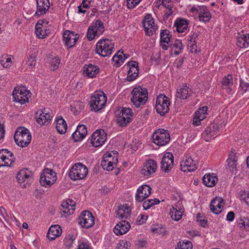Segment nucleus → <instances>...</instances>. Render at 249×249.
<instances>
[{
    "mask_svg": "<svg viewBox=\"0 0 249 249\" xmlns=\"http://www.w3.org/2000/svg\"><path fill=\"white\" fill-rule=\"evenodd\" d=\"M200 121L201 120L198 119V115L196 114V112L193 118V124L196 126H197L200 124Z\"/></svg>",
    "mask_w": 249,
    "mask_h": 249,
    "instance_id": "obj_60",
    "label": "nucleus"
},
{
    "mask_svg": "<svg viewBox=\"0 0 249 249\" xmlns=\"http://www.w3.org/2000/svg\"><path fill=\"white\" fill-rule=\"evenodd\" d=\"M31 138V134L29 130L23 127H19L14 135L15 142L21 147L27 146L30 143Z\"/></svg>",
    "mask_w": 249,
    "mask_h": 249,
    "instance_id": "obj_2",
    "label": "nucleus"
},
{
    "mask_svg": "<svg viewBox=\"0 0 249 249\" xmlns=\"http://www.w3.org/2000/svg\"><path fill=\"white\" fill-rule=\"evenodd\" d=\"M111 159L110 160V162L108 164L109 167H107V171H112L115 167L116 166V163L118 162V159L117 157H113L111 156Z\"/></svg>",
    "mask_w": 249,
    "mask_h": 249,
    "instance_id": "obj_50",
    "label": "nucleus"
},
{
    "mask_svg": "<svg viewBox=\"0 0 249 249\" xmlns=\"http://www.w3.org/2000/svg\"><path fill=\"white\" fill-rule=\"evenodd\" d=\"M228 165L230 170L233 171L236 169V160H235V153L231 151L227 160Z\"/></svg>",
    "mask_w": 249,
    "mask_h": 249,
    "instance_id": "obj_38",
    "label": "nucleus"
},
{
    "mask_svg": "<svg viewBox=\"0 0 249 249\" xmlns=\"http://www.w3.org/2000/svg\"><path fill=\"white\" fill-rule=\"evenodd\" d=\"M110 160H112L111 154L104 155L101 161V165L104 170H107V167H109L108 164L110 162Z\"/></svg>",
    "mask_w": 249,
    "mask_h": 249,
    "instance_id": "obj_45",
    "label": "nucleus"
},
{
    "mask_svg": "<svg viewBox=\"0 0 249 249\" xmlns=\"http://www.w3.org/2000/svg\"><path fill=\"white\" fill-rule=\"evenodd\" d=\"M78 221V223L81 227L87 229L92 227L94 224V217L89 211L82 212Z\"/></svg>",
    "mask_w": 249,
    "mask_h": 249,
    "instance_id": "obj_10",
    "label": "nucleus"
},
{
    "mask_svg": "<svg viewBox=\"0 0 249 249\" xmlns=\"http://www.w3.org/2000/svg\"><path fill=\"white\" fill-rule=\"evenodd\" d=\"M25 91H26V89H24V88H21V89L18 88V89H17L16 88H15V89L13 90V92L16 91V93H20V94H24V95H26Z\"/></svg>",
    "mask_w": 249,
    "mask_h": 249,
    "instance_id": "obj_62",
    "label": "nucleus"
},
{
    "mask_svg": "<svg viewBox=\"0 0 249 249\" xmlns=\"http://www.w3.org/2000/svg\"><path fill=\"white\" fill-rule=\"evenodd\" d=\"M234 218V212L231 211L227 215L226 219L229 221H232Z\"/></svg>",
    "mask_w": 249,
    "mask_h": 249,
    "instance_id": "obj_58",
    "label": "nucleus"
},
{
    "mask_svg": "<svg viewBox=\"0 0 249 249\" xmlns=\"http://www.w3.org/2000/svg\"><path fill=\"white\" fill-rule=\"evenodd\" d=\"M84 72L88 77L93 78L99 72V68L98 66L89 64L88 65H85Z\"/></svg>",
    "mask_w": 249,
    "mask_h": 249,
    "instance_id": "obj_31",
    "label": "nucleus"
},
{
    "mask_svg": "<svg viewBox=\"0 0 249 249\" xmlns=\"http://www.w3.org/2000/svg\"><path fill=\"white\" fill-rule=\"evenodd\" d=\"M31 178V172L27 169L20 170L17 175L18 181L22 188H26Z\"/></svg>",
    "mask_w": 249,
    "mask_h": 249,
    "instance_id": "obj_19",
    "label": "nucleus"
},
{
    "mask_svg": "<svg viewBox=\"0 0 249 249\" xmlns=\"http://www.w3.org/2000/svg\"><path fill=\"white\" fill-rule=\"evenodd\" d=\"M192 93V91L190 88L186 86H183L178 89L176 93V96L178 98L181 100L186 99L189 97Z\"/></svg>",
    "mask_w": 249,
    "mask_h": 249,
    "instance_id": "obj_32",
    "label": "nucleus"
},
{
    "mask_svg": "<svg viewBox=\"0 0 249 249\" xmlns=\"http://www.w3.org/2000/svg\"><path fill=\"white\" fill-rule=\"evenodd\" d=\"M0 63L3 68H8L11 67L12 62L10 57L7 55H2L0 60Z\"/></svg>",
    "mask_w": 249,
    "mask_h": 249,
    "instance_id": "obj_44",
    "label": "nucleus"
},
{
    "mask_svg": "<svg viewBox=\"0 0 249 249\" xmlns=\"http://www.w3.org/2000/svg\"><path fill=\"white\" fill-rule=\"evenodd\" d=\"M203 184L209 187L214 186L217 182L218 178L216 176H213V174L210 173L205 174L202 178Z\"/></svg>",
    "mask_w": 249,
    "mask_h": 249,
    "instance_id": "obj_30",
    "label": "nucleus"
},
{
    "mask_svg": "<svg viewBox=\"0 0 249 249\" xmlns=\"http://www.w3.org/2000/svg\"><path fill=\"white\" fill-rule=\"evenodd\" d=\"M105 31L104 23L100 19H98L90 25L88 30L87 37L90 41L93 40L96 36H99Z\"/></svg>",
    "mask_w": 249,
    "mask_h": 249,
    "instance_id": "obj_7",
    "label": "nucleus"
},
{
    "mask_svg": "<svg viewBox=\"0 0 249 249\" xmlns=\"http://www.w3.org/2000/svg\"><path fill=\"white\" fill-rule=\"evenodd\" d=\"M219 129L218 124H211L208 126L205 129V134L206 135L204 139L206 141H208L209 139L215 135Z\"/></svg>",
    "mask_w": 249,
    "mask_h": 249,
    "instance_id": "obj_29",
    "label": "nucleus"
},
{
    "mask_svg": "<svg viewBox=\"0 0 249 249\" xmlns=\"http://www.w3.org/2000/svg\"><path fill=\"white\" fill-rule=\"evenodd\" d=\"M192 11H196L198 15V18L200 21L202 22H208L211 18V14L207 7L205 6H198L196 8L193 7Z\"/></svg>",
    "mask_w": 249,
    "mask_h": 249,
    "instance_id": "obj_17",
    "label": "nucleus"
},
{
    "mask_svg": "<svg viewBox=\"0 0 249 249\" xmlns=\"http://www.w3.org/2000/svg\"><path fill=\"white\" fill-rule=\"evenodd\" d=\"M13 95L14 98V101L16 102L19 103L21 105L25 104L28 102V98L27 95L20 94V93H16V91L13 92Z\"/></svg>",
    "mask_w": 249,
    "mask_h": 249,
    "instance_id": "obj_39",
    "label": "nucleus"
},
{
    "mask_svg": "<svg viewBox=\"0 0 249 249\" xmlns=\"http://www.w3.org/2000/svg\"><path fill=\"white\" fill-rule=\"evenodd\" d=\"M114 48V44L111 40L104 38L100 40L96 44V52L102 57L110 55Z\"/></svg>",
    "mask_w": 249,
    "mask_h": 249,
    "instance_id": "obj_4",
    "label": "nucleus"
},
{
    "mask_svg": "<svg viewBox=\"0 0 249 249\" xmlns=\"http://www.w3.org/2000/svg\"><path fill=\"white\" fill-rule=\"evenodd\" d=\"M174 164V156L170 152H167L164 155L161 161V170L168 172L173 167Z\"/></svg>",
    "mask_w": 249,
    "mask_h": 249,
    "instance_id": "obj_15",
    "label": "nucleus"
},
{
    "mask_svg": "<svg viewBox=\"0 0 249 249\" xmlns=\"http://www.w3.org/2000/svg\"><path fill=\"white\" fill-rule=\"evenodd\" d=\"M62 233V229L58 225H53L50 228L47 237L51 241L54 240Z\"/></svg>",
    "mask_w": 249,
    "mask_h": 249,
    "instance_id": "obj_27",
    "label": "nucleus"
},
{
    "mask_svg": "<svg viewBox=\"0 0 249 249\" xmlns=\"http://www.w3.org/2000/svg\"><path fill=\"white\" fill-rule=\"evenodd\" d=\"M151 188L147 185H142L137 190L136 195V200L139 202H142L151 194Z\"/></svg>",
    "mask_w": 249,
    "mask_h": 249,
    "instance_id": "obj_20",
    "label": "nucleus"
},
{
    "mask_svg": "<svg viewBox=\"0 0 249 249\" xmlns=\"http://www.w3.org/2000/svg\"><path fill=\"white\" fill-rule=\"evenodd\" d=\"M36 63V57L34 55H31L28 59L27 65L31 68L34 67Z\"/></svg>",
    "mask_w": 249,
    "mask_h": 249,
    "instance_id": "obj_55",
    "label": "nucleus"
},
{
    "mask_svg": "<svg viewBox=\"0 0 249 249\" xmlns=\"http://www.w3.org/2000/svg\"><path fill=\"white\" fill-rule=\"evenodd\" d=\"M142 24L146 35L152 36L158 29L157 25L155 23L154 19L150 14H146L142 20Z\"/></svg>",
    "mask_w": 249,
    "mask_h": 249,
    "instance_id": "obj_11",
    "label": "nucleus"
},
{
    "mask_svg": "<svg viewBox=\"0 0 249 249\" xmlns=\"http://www.w3.org/2000/svg\"><path fill=\"white\" fill-rule=\"evenodd\" d=\"M132 110L129 108H123L119 115L126 119L127 122H130L132 117Z\"/></svg>",
    "mask_w": 249,
    "mask_h": 249,
    "instance_id": "obj_40",
    "label": "nucleus"
},
{
    "mask_svg": "<svg viewBox=\"0 0 249 249\" xmlns=\"http://www.w3.org/2000/svg\"><path fill=\"white\" fill-rule=\"evenodd\" d=\"M142 0H127V5L129 9H133Z\"/></svg>",
    "mask_w": 249,
    "mask_h": 249,
    "instance_id": "obj_54",
    "label": "nucleus"
},
{
    "mask_svg": "<svg viewBox=\"0 0 249 249\" xmlns=\"http://www.w3.org/2000/svg\"><path fill=\"white\" fill-rule=\"evenodd\" d=\"M129 69L127 72V80L128 81H134L139 74V67L138 63L136 61H131L128 63Z\"/></svg>",
    "mask_w": 249,
    "mask_h": 249,
    "instance_id": "obj_21",
    "label": "nucleus"
},
{
    "mask_svg": "<svg viewBox=\"0 0 249 249\" xmlns=\"http://www.w3.org/2000/svg\"><path fill=\"white\" fill-rule=\"evenodd\" d=\"M188 48L192 53H196V42H193L192 40H189L188 44Z\"/></svg>",
    "mask_w": 249,
    "mask_h": 249,
    "instance_id": "obj_51",
    "label": "nucleus"
},
{
    "mask_svg": "<svg viewBox=\"0 0 249 249\" xmlns=\"http://www.w3.org/2000/svg\"><path fill=\"white\" fill-rule=\"evenodd\" d=\"M42 31L40 29V27H36V36L39 38H44V34H42Z\"/></svg>",
    "mask_w": 249,
    "mask_h": 249,
    "instance_id": "obj_57",
    "label": "nucleus"
},
{
    "mask_svg": "<svg viewBox=\"0 0 249 249\" xmlns=\"http://www.w3.org/2000/svg\"><path fill=\"white\" fill-rule=\"evenodd\" d=\"M87 134V127L84 125H79L76 131L72 134V138L75 142L83 140Z\"/></svg>",
    "mask_w": 249,
    "mask_h": 249,
    "instance_id": "obj_25",
    "label": "nucleus"
},
{
    "mask_svg": "<svg viewBox=\"0 0 249 249\" xmlns=\"http://www.w3.org/2000/svg\"><path fill=\"white\" fill-rule=\"evenodd\" d=\"M122 53L123 52H121L120 51H119L117 54L112 57V60L115 62V65L116 67L120 66V63H123L124 60V59H123Z\"/></svg>",
    "mask_w": 249,
    "mask_h": 249,
    "instance_id": "obj_42",
    "label": "nucleus"
},
{
    "mask_svg": "<svg viewBox=\"0 0 249 249\" xmlns=\"http://www.w3.org/2000/svg\"><path fill=\"white\" fill-rule=\"evenodd\" d=\"M157 169L156 162L153 160H147L142 168V174L145 176H148L154 173Z\"/></svg>",
    "mask_w": 249,
    "mask_h": 249,
    "instance_id": "obj_22",
    "label": "nucleus"
},
{
    "mask_svg": "<svg viewBox=\"0 0 249 249\" xmlns=\"http://www.w3.org/2000/svg\"><path fill=\"white\" fill-rule=\"evenodd\" d=\"M90 0H83L82 3L78 7V13H85L86 10H82V8H89L90 6Z\"/></svg>",
    "mask_w": 249,
    "mask_h": 249,
    "instance_id": "obj_46",
    "label": "nucleus"
},
{
    "mask_svg": "<svg viewBox=\"0 0 249 249\" xmlns=\"http://www.w3.org/2000/svg\"><path fill=\"white\" fill-rule=\"evenodd\" d=\"M170 214L172 219L177 221L179 220L182 216V212H180L179 208H178V210L174 207H173V210H171Z\"/></svg>",
    "mask_w": 249,
    "mask_h": 249,
    "instance_id": "obj_41",
    "label": "nucleus"
},
{
    "mask_svg": "<svg viewBox=\"0 0 249 249\" xmlns=\"http://www.w3.org/2000/svg\"><path fill=\"white\" fill-rule=\"evenodd\" d=\"M130 228L129 223L125 220H122L115 227L113 231L117 235H121L126 233Z\"/></svg>",
    "mask_w": 249,
    "mask_h": 249,
    "instance_id": "obj_24",
    "label": "nucleus"
},
{
    "mask_svg": "<svg viewBox=\"0 0 249 249\" xmlns=\"http://www.w3.org/2000/svg\"><path fill=\"white\" fill-rule=\"evenodd\" d=\"M56 174L53 170L45 168L43 171L40 177V182L42 186H50L56 181Z\"/></svg>",
    "mask_w": 249,
    "mask_h": 249,
    "instance_id": "obj_8",
    "label": "nucleus"
},
{
    "mask_svg": "<svg viewBox=\"0 0 249 249\" xmlns=\"http://www.w3.org/2000/svg\"><path fill=\"white\" fill-rule=\"evenodd\" d=\"M196 168L195 161L189 155H187L180 163V169L184 172L194 171Z\"/></svg>",
    "mask_w": 249,
    "mask_h": 249,
    "instance_id": "obj_16",
    "label": "nucleus"
},
{
    "mask_svg": "<svg viewBox=\"0 0 249 249\" xmlns=\"http://www.w3.org/2000/svg\"><path fill=\"white\" fill-rule=\"evenodd\" d=\"M171 48V52L175 55H178L183 49V45L181 41L179 40L176 39L174 43L171 44L170 46Z\"/></svg>",
    "mask_w": 249,
    "mask_h": 249,
    "instance_id": "obj_36",
    "label": "nucleus"
},
{
    "mask_svg": "<svg viewBox=\"0 0 249 249\" xmlns=\"http://www.w3.org/2000/svg\"><path fill=\"white\" fill-rule=\"evenodd\" d=\"M37 10L36 15L40 16L45 14L50 7L49 0H36Z\"/></svg>",
    "mask_w": 249,
    "mask_h": 249,
    "instance_id": "obj_26",
    "label": "nucleus"
},
{
    "mask_svg": "<svg viewBox=\"0 0 249 249\" xmlns=\"http://www.w3.org/2000/svg\"><path fill=\"white\" fill-rule=\"evenodd\" d=\"M78 249H89V247L87 244L82 243L79 245Z\"/></svg>",
    "mask_w": 249,
    "mask_h": 249,
    "instance_id": "obj_64",
    "label": "nucleus"
},
{
    "mask_svg": "<svg viewBox=\"0 0 249 249\" xmlns=\"http://www.w3.org/2000/svg\"><path fill=\"white\" fill-rule=\"evenodd\" d=\"M166 7L167 8L168 11L165 13L164 16L166 17V18H167L170 16H171L172 14V7L169 5H168Z\"/></svg>",
    "mask_w": 249,
    "mask_h": 249,
    "instance_id": "obj_61",
    "label": "nucleus"
},
{
    "mask_svg": "<svg viewBox=\"0 0 249 249\" xmlns=\"http://www.w3.org/2000/svg\"><path fill=\"white\" fill-rule=\"evenodd\" d=\"M60 59L57 57H55L52 59L51 62V65L53 70L54 71L58 68L59 65L60 64Z\"/></svg>",
    "mask_w": 249,
    "mask_h": 249,
    "instance_id": "obj_49",
    "label": "nucleus"
},
{
    "mask_svg": "<svg viewBox=\"0 0 249 249\" xmlns=\"http://www.w3.org/2000/svg\"><path fill=\"white\" fill-rule=\"evenodd\" d=\"M193 245L191 241L187 240L186 241H179L178 244L176 249H192Z\"/></svg>",
    "mask_w": 249,
    "mask_h": 249,
    "instance_id": "obj_43",
    "label": "nucleus"
},
{
    "mask_svg": "<svg viewBox=\"0 0 249 249\" xmlns=\"http://www.w3.org/2000/svg\"><path fill=\"white\" fill-rule=\"evenodd\" d=\"M147 219V217L146 215H140L138 218V222L139 224L141 225L143 224Z\"/></svg>",
    "mask_w": 249,
    "mask_h": 249,
    "instance_id": "obj_56",
    "label": "nucleus"
},
{
    "mask_svg": "<svg viewBox=\"0 0 249 249\" xmlns=\"http://www.w3.org/2000/svg\"><path fill=\"white\" fill-rule=\"evenodd\" d=\"M71 207V209H69L68 210H63V213H67L69 215L73 213V211L75 209V203L71 199H68L66 200Z\"/></svg>",
    "mask_w": 249,
    "mask_h": 249,
    "instance_id": "obj_47",
    "label": "nucleus"
},
{
    "mask_svg": "<svg viewBox=\"0 0 249 249\" xmlns=\"http://www.w3.org/2000/svg\"><path fill=\"white\" fill-rule=\"evenodd\" d=\"M35 116L36 122L41 125H45L52 119L49 111L45 108L36 111Z\"/></svg>",
    "mask_w": 249,
    "mask_h": 249,
    "instance_id": "obj_18",
    "label": "nucleus"
},
{
    "mask_svg": "<svg viewBox=\"0 0 249 249\" xmlns=\"http://www.w3.org/2000/svg\"><path fill=\"white\" fill-rule=\"evenodd\" d=\"M152 139L156 144L161 146L166 145L169 142L170 137L167 130L159 129L153 134Z\"/></svg>",
    "mask_w": 249,
    "mask_h": 249,
    "instance_id": "obj_9",
    "label": "nucleus"
},
{
    "mask_svg": "<svg viewBox=\"0 0 249 249\" xmlns=\"http://www.w3.org/2000/svg\"><path fill=\"white\" fill-rule=\"evenodd\" d=\"M132 94V97L131 100L137 107H139L141 105L145 104L148 99L147 89L140 86L133 89Z\"/></svg>",
    "mask_w": 249,
    "mask_h": 249,
    "instance_id": "obj_3",
    "label": "nucleus"
},
{
    "mask_svg": "<svg viewBox=\"0 0 249 249\" xmlns=\"http://www.w3.org/2000/svg\"><path fill=\"white\" fill-rule=\"evenodd\" d=\"M176 30L178 33L184 32L188 28V21L185 19H177L175 23Z\"/></svg>",
    "mask_w": 249,
    "mask_h": 249,
    "instance_id": "obj_34",
    "label": "nucleus"
},
{
    "mask_svg": "<svg viewBox=\"0 0 249 249\" xmlns=\"http://www.w3.org/2000/svg\"><path fill=\"white\" fill-rule=\"evenodd\" d=\"M208 110V107L206 106L203 107L201 108H199L197 111H196V114H202L204 113L205 114H207V111Z\"/></svg>",
    "mask_w": 249,
    "mask_h": 249,
    "instance_id": "obj_59",
    "label": "nucleus"
},
{
    "mask_svg": "<svg viewBox=\"0 0 249 249\" xmlns=\"http://www.w3.org/2000/svg\"><path fill=\"white\" fill-rule=\"evenodd\" d=\"M56 129L60 134H64L67 129V124L65 120L62 118L56 120Z\"/></svg>",
    "mask_w": 249,
    "mask_h": 249,
    "instance_id": "obj_35",
    "label": "nucleus"
},
{
    "mask_svg": "<svg viewBox=\"0 0 249 249\" xmlns=\"http://www.w3.org/2000/svg\"><path fill=\"white\" fill-rule=\"evenodd\" d=\"M15 159L13 153L8 149L0 150V167L10 166Z\"/></svg>",
    "mask_w": 249,
    "mask_h": 249,
    "instance_id": "obj_12",
    "label": "nucleus"
},
{
    "mask_svg": "<svg viewBox=\"0 0 249 249\" xmlns=\"http://www.w3.org/2000/svg\"><path fill=\"white\" fill-rule=\"evenodd\" d=\"M116 217L119 219H126L129 215L130 210L127 208V206H121L118 207V209L116 212Z\"/></svg>",
    "mask_w": 249,
    "mask_h": 249,
    "instance_id": "obj_33",
    "label": "nucleus"
},
{
    "mask_svg": "<svg viewBox=\"0 0 249 249\" xmlns=\"http://www.w3.org/2000/svg\"><path fill=\"white\" fill-rule=\"evenodd\" d=\"M88 173V169L85 165L81 163H77L71 168L69 176L73 180L81 179L86 177Z\"/></svg>",
    "mask_w": 249,
    "mask_h": 249,
    "instance_id": "obj_5",
    "label": "nucleus"
},
{
    "mask_svg": "<svg viewBox=\"0 0 249 249\" xmlns=\"http://www.w3.org/2000/svg\"><path fill=\"white\" fill-rule=\"evenodd\" d=\"M224 205V200L221 197H216L211 202L210 210L213 213L217 214L222 212Z\"/></svg>",
    "mask_w": 249,
    "mask_h": 249,
    "instance_id": "obj_23",
    "label": "nucleus"
},
{
    "mask_svg": "<svg viewBox=\"0 0 249 249\" xmlns=\"http://www.w3.org/2000/svg\"><path fill=\"white\" fill-rule=\"evenodd\" d=\"M238 226L240 228H246V226L249 227L248 219L245 217L240 218L238 221Z\"/></svg>",
    "mask_w": 249,
    "mask_h": 249,
    "instance_id": "obj_53",
    "label": "nucleus"
},
{
    "mask_svg": "<svg viewBox=\"0 0 249 249\" xmlns=\"http://www.w3.org/2000/svg\"><path fill=\"white\" fill-rule=\"evenodd\" d=\"M63 37L65 45L67 46L68 49H69L75 45L79 37V35L75 34L73 32L66 30L63 33Z\"/></svg>",
    "mask_w": 249,
    "mask_h": 249,
    "instance_id": "obj_14",
    "label": "nucleus"
},
{
    "mask_svg": "<svg viewBox=\"0 0 249 249\" xmlns=\"http://www.w3.org/2000/svg\"><path fill=\"white\" fill-rule=\"evenodd\" d=\"M237 45L240 48H247L249 44V36L248 35H241L238 37L236 42Z\"/></svg>",
    "mask_w": 249,
    "mask_h": 249,
    "instance_id": "obj_37",
    "label": "nucleus"
},
{
    "mask_svg": "<svg viewBox=\"0 0 249 249\" xmlns=\"http://www.w3.org/2000/svg\"><path fill=\"white\" fill-rule=\"evenodd\" d=\"M107 97L102 91H95L90 97L89 105L91 110L97 112L102 109L107 102Z\"/></svg>",
    "mask_w": 249,
    "mask_h": 249,
    "instance_id": "obj_1",
    "label": "nucleus"
},
{
    "mask_svg": "<svg viewBox=\"0 0 249 249\" xmlns=\"http://www.w3.org/2000/svg\"><path fill=\"white\" fill-rule=\"evenodd\" d=\"M246 195H247L246 196L243 197V195H242L241 199L244 200L247 205L249 206V193H247V194H245V196Z\"/></svg>",
    "mask_w": 249,
    "mask_h": 249,
    "instance_id": "obj_63",
    "label": "nucleus"
},
{
    "mask_svg": "<svg viewBox=\"0 0 249 249\" xmlns=\"http://www.w3.org/2000/svg\"><path fill=\"white\" fill-rule=\"evenodd\" d=\"M170 100L164 94H160L157 97L155 107L157 112L161 116H164L169 110Z\"/></svg>",
    "mask_w": 249,
    "mask_h": 249,
    "instance_id": "obj_6",
    "label": "nucleus"
},
{
    "mask_svg": "<svg viewBox=\"0 0 249 249\" xmlns=\"http://www.w3.org/2000/svg\"><path fill=\"white\" fill-rule=\"evenodd\" d=\"M117 122L119 125L122 127L125 126L127 124L129 123L126 122V119H125V118L123 117L120 115H119L117 118Z\"/></svg>",
    "mask_w": 249,
    "mask_h": 249,
    "instance_id": "obj_52",
    "label": "nucleus"
},
{
    "mask_svg": "<svg viewBox=\"0 0 249 249\" xmlns=\"http://www.w3.org/2000/svg\"><path fill=\"white\" fill-rule=\"evenodd\" d=\"M160 46L164 50H167L169 47V45H166L165 43L167 44L170 42V39L172 37V35L170 34V32L167 30H163L160 34Z\"/></svg>",
    "mask_w": 249,
    "mask_h": 249,
    "instance_id": "obj_28",
    "label": "nucleus"
},
{
    "mask_svg": "<svg viewBox=\"0 0 249 249\" xmlns=\"http://www.w3.org/2000/svg\"><path fill=\"white\" fill-rule=\"evenodd\" d=\"M107 140V134L104 130H97L94 132L91 136L90 141L94 147L102 146Z\"/></svg>",
    "mask_w": 249,
    "mask_h": 249,
    "instance_id": "obj_13",
    "label": "nucleus"
},
{
    "mask_svg": "<svg viewBox=\"0 0 249 249\" xmlns=\"http://www.w3.org/2000/svg\"><path fill=\"white\" fill-rule=\"evenodd\" d=\"M221 84L224 86L229 87L231 86L233 84L232 75L229 74L227 76L223 77L221 81Z\"/></svg>",
    "mask_w": 249,
    "mask_h": 249,
    "instance_id": "obj_48",
    "label": "nucleus"
}]
</instances>
